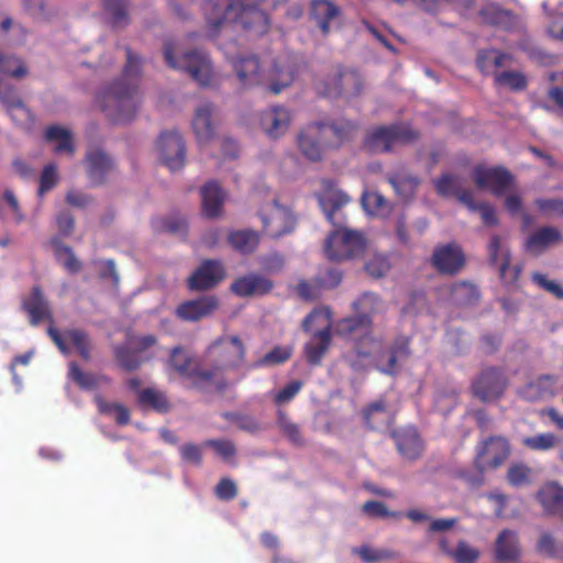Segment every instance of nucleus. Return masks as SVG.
<instances>
[{
    "instance_id": "nucleus-11",
    "label": "nucleus",
    "mask_w": 563,
    "mask_h": 563,
    "mask_svg": "<svg viewBox=\"0 0 563 563\" xmlns=\"http://www.w3.org/2000/svg\"><path fill=\"white\" fill-rule=\"evenodd\" d=\"M509 453L508 441L501 437H493L477 449L475 465L481 472L494 470L507 460Z\"/></svg>"
},
{
    "instance_id": "nucleus-58",
    "label": "nucleus",
    "mask_w": 563,
    "mask_h": 563,
    "mask_svg": "<svg viewBox=\"0 0 563 563\" xmlns=\"http://www.w3.org/2000/svg\"><path fill=\"white\" fill-rule=\"evenodd\" d=\"M531 477V470L523 465H512L508 471V481L512 486L519 487L528 484Z\"/></svg>"
},
{
    "instance_id": "nucleus-10",
    "label": "nucleus",
    "mask_w": 563,
    "mask_h": 563,
    "mask_svg": "<svg viewBox=\"0 0 563 563\" xmlns=\"http://www.w3.org/2000/svg\"><path fill=\"white\" fill-rule=\"evenodd\" d=\"M472 177L478 188L489 190L495 196L506 194L512 184V175L501 167L478 165L473 169Z\"/></svg>"
},
{
    "instance_id": "nucleus-40",
    "label": "nucleus",
    "mask_w": 563,
    "mask_h": 563,
    "mask_svg": "<svg viewBox=\"0 0 563 563\" xmlns=\"http://www.w3.org/2000/svg\"><path fill=\"white\" fill-rule=\"evenodd\" d=\"M346 74L341 67H338L336 70L329 75L325 79L317 82L316 90L320 97L338 99L342 96L343 86L342 79Z\"/></svg>"
},
{
    "instance_id": "nucleus-5",
    "label": "nucleus",
    "mask_w": 563,
    "mask_h": 563,
    "mask_svg": "<svg viewBox=\"0 0 563 563\" xmlns=\"http://www.w3.org/2000/svg\"><path fill=\"white\" fill-rule=\"evenodd\" d=\"M262 220V231L272 239H279L294 232L297 219L286 207L275 199L271 206L258 212Z\"/></svg>"
},
{
    "instance_id": "nucleus-38",
    "label": "nucleus",
    "mask_w": 563,
    "mask_h": 563,
    "mask_svg": "<svg viewBox=\"0 0 563 563\" xmlns=\"http://www.w3.org/2000/svg\"><path fill=\"white\" fill-rule=\"evenodd\" d=\"M276 424L280 433L295 446H305L306 440L301 433L300 427L294 422L286 411L277 410Z\"/></svg>"
},
{
    "instance_id": "nucleus-31",
    "label": "nucleus",
    "mask_w": 563,
    "mask_h": 563,
    "mask_svg": "<svg viewBox=\"0 0 563 563\" xmlns=\"http://www.w3.org/2000/svg\"><path fill=\"white\" fill-rule=\"evenodd\" d=\"M383 303L375 294L367 292L357 302V313H354V335L358 328L367 330L371 324L369 314L380 311Z\"/></svg>"
},
{
    "instance_id": "nucleus-22",
    "label": "nucleus",
    "mask_w": 563,
    "mask_h": 563,
    "mask_svg": "<svg viewBox=\"0 0 563 563\" xmlns=\"http://www.w3.org/2000/svg\"><path fill=\"white\" fill-rule=\"evenodd\" d=\"M290 112L285 107L275 106L261 114V126L271 139L283 136L290 124Z\"/></svg>"
},
{
    "instance_id": "nucleus-51",
    "label": "nucleus",
    "mask_w": 563,
    "mask_h": 563,
    "mask_svg": "<svg viewBox=\"0 0 563 563\" xmlns=\"http://www.w3.org/2000/svg\"><path fill=\"white\" fill-rule=\"evenodd\" d=\"M452 300L459 305H468L478 297L477 289L470 283L455 284L451 288Z\"/></svg>"
},
{
    "instance_id": "nucleus-28",
    "label": "nucleus",
    "mask_w": 563,
    "mask_h": 563,
    "mask_svg": "<svg viewBox=\"0 0 563 563\" xmlns=\"http://www.w3.org/2000/svg\"><path fill=\"white\" fill-rule=\"evenodd\" d=\"M213 106L206 102L197 108L192 118V130L200 145L211 141L214 137V125L211 120Z\"/></svg>"
},
{
    "instance_id": "nucleus-62",
    "label": "nucleus",
    "mask_w": 563,
    "mask_h": 563,
    "mask_svg": "<svg viewBox=\"0 0 563 563\" xmlns=\"http://www.w3.org/2000/svg\"><path fill=\"white\" fill-rule=\"evenodd\" d=\"M205 445L212 448L224 460L233 457L236 453L234 443L229 440H208Z\"/></svg>"
},
{
    "instance_id": "nucleus-1",
    "label": "nucleus",
    "mask_w": 563,
    "mask_h": 563,
    "mask_svg": "<svg viewBox=\"0 0 563 563\" xmlns=\"http://www.w3.org/2000/svg\"><path fill=\"white\" fill-rule=\"evenodd\" d=\"M126 63L122 76L107 86L98 96L104 114L114 123L130 122L139 108V79L142 60L126 47Z\"/></svg>"
},
{
    "instance_id": "nucleus-64",
    "label": "nucleus",
    "mask_w": 563,
    "mask_h": 563,
    "mask_svg": "<svg viewBox=\"0 0 563 563\" xmlns=\"http://www.w3.org/2000/svg\"><path fill=\"white\" fill-rule=\"evenodd\" d=\"M536 205L547 216H563L562 199H538Z\"/></svg>"
},
{
    "instance_id": "nucleus-44",
    "label": "nucleus",
    "mask_w": 563,
    "mask_h": 563,
    "mask_svg": "<svg viewBox=\"0 0 563 563\" xmlns=\"http://www.w3.org/2000/svg\"><path fill=\"white\" fill-rule=\"evenodd\" d=\"M508 60H510L508 54H503L496 49H486L478 54L477 66L483 73L489 74L496 68L507 65Z\"/></svg>"
},
{
    "instance_id": "nucleus-43",
    "label": "nucleus",
    "mask_w": 563,
    "mask_h": 563,
    "mask_svg": "<svg viewBox=\"0 0 563 563\" xmlns=\"http://www.w3.org/2000/svg\"><path fill=\"white\" fill-rule=\"evenodd\" d=\"M389 413L383 400L372 402L364 411L363 419L372 429H378L389 422Z\"/></svg>"
},
{
    "instance_id": "nucleus-3",
    "label": "nucleus",
    "mask_w": 563,
    "mask_h": 563,
    "mask_svg": "<svg viewBox=\"0 0 563 563\" xmlns=\"http://www.w3.org/2000/svg\"><path fill=\"white\" fill-rule=\"evenodd\" d=\"M327 219L335 228L325 239L323 252L331 262H341L352 256V230L346 228V217L341 208L349 203V196L335 189L330 181H323V190L317 195Z\"/></svg>"
},
{
    "instance_id": "nucleus-20",
    "label": "nucleus",
    "mask_w": 563,
    "mask_h": 563,
    "mask_svg": "<svg viewBox=\"0 0 563 563\" xmlns=\"http://www.w3.org/2000/svg\"><path fill=\"white\" fill-rule=\"evenodd\" d=\"M327 141L322 135V125L316 123L307 125L298 134V146L300 152L309 161L318 162L322 157L325 148H330L324 144Z\"/></svg>"
},
{
    "instance_id": "nucleus-21",
    "label": "nucleus",
    "mask_w": 563,
    "mask_h": 563,
    "mask_svg": "<svg viewBox=\"0 0 563 563\" xmlns=\"http://www.w3.org/2000/svg\"><path fill=\"white\" fill-rule=\"evenodd\" d=\"M85 163L88 178L93 186L104 184L107 176L114 170L113 161L101 150L89 151Z\"/></svg>"
},
{
    "instance_id": "nucleus-39",
    "label": "nucleus",
    "mask_w": 563,
    "mask_h": 563,
    "mask_svg": "<svg viewBox=\"0 0 563 563\" xmlns=\"http://www.w3.org/2000/svg\"><path fill=\"white\" fill-rule=\"evenodd\" d=\"M68 376L80 389L84 390H91L97 388L100 383L109 384L111 382L108 376H96L91 373L81 371L75 362L69 364Z\"/></svg>"
},
{
    "instance_id": "nucleus-36",
    "label": "nucleus",
    "mask_w": 563,
    "mask_h": 563,
    "mask_svg": "<svg viewBox=\"0 0 563 563\" xmlns=\"http://www.w3.org/2000/svg\"><path fill=\"white\" fill-rule=\"evenodd\" d=\"M317 124L322 125V135L327 140L324 144L330 148L340 146L351 133V123L347 120Z\"/></svg>"
},
{
    "instance_id": "nucleus-42",
    "label": "nucleus",
    "mask_w": 563,
    "mask_h": 563,
    "mask_svg": "<svg viewBox=\"0 0 563 563\" xmlns=\"http://www.w3.org/2000/svg\"><path fill=\"white\" fill-rule=\"evenodd\" d=\"M52 246L57 261H59L70 274H75L80 271L81 263L76 257L70 246L62 243L58 239L52 240Z\"/></svg>"
},
{
    "instance_id": "nucleus-6",
    "label": "nucleus",
    "mask_w": 563,
    "mask_h": 563,
    "mask_svg": "<svg viewBox=\"0 0 563 563\" xmlns=\"http://www.w3.org/2000/svg\"><path fill=\"white\" fill-rule=\"evenodd\" d=\"M342 282V272L334 267H320L311 280L300 279L296 287V294L306 301H316L321 298L323 291L338 287Z\"/></svg>"
},
{
    "instance_id": "nucleus-55",
    "label": "nucleus",
    "mask_w": 563,
    "mask_h": 563,
    "mask_svg": "<svg viewBox=\"0 0 563 563\" xmlns=\"http://www.w3.org/2000/svg\"><path fill=\"white\" fill-rule=\"evenodd\" d=\"M292 355L291 346H275L257 363V365H277L287 362Z\"/></svg>"
},
{
    "instance_id": "nucleus-61",
    "label": "nucleus",
    "mask_w": 563,
    "mask_h": 563,
    "mask_svg": "<svg viewBox=\"0 0 563 563\" xmlns=\"http://www.w3.org/2000/svg\"><path fill=\"white\" fill-rule=\"evenodd\" d=\"M302 386L301 380L290 382L275 395L274 402L278 406L289 402L301 390Z\"/></svg>"
},
{
    "instance_id": "nucleus-8",
    "label": "nucleus",
    "mask_w": 563,
    "mask_h": 563,
    "mask_svg": "<svg viewBox=\"0 0 563 563\" xmlns=\"http://www.w3.org/2000/svg\"><path fill=\"white\" fill-rule=\"evenodd\" d=\"M192 357L180 345L174 346L166 361L168 371L177 373L180 377L189 380L195 388H202L207 385L205 379V368L192 367Z\"/></svg>"
},
{
    "instance_id": "nucleus-34",
    "label": "nucleus",
    "mask_w": 563,
    "mask_h": 563,
    "mask_svg": "<svg viewBox=\"0 0 563 563\" xmlns=\"http://www.w3.org/2000/svg\"><path fill=\"white\" fill-rule=\"evenodd\" d=\"M260 240V233L251 229L232 231L228 235L229 244L241 254L253 253L257 249Z\"/></svg>"
},
{
    "instance_id": "nucleus-41",
    "label": "nucleus",
    "mask_w": 563,
    "mask_h": 563,
    "mask_svg": "<svg viewBox=\"0 0 563 563\" xmlns=\"http://www.w3.org/2000/svg\"><path fill=\"white\" fill-rule=\"evenodd\" d=\"M45 139L48 142H58L54 147L56 153H74L71 134L67 129L59 125H51L46 129Z\"/></svg>"
},
{
    "instance_id": "nucleus-35",
    "label": "nucleus",
    "mask_w": 563,
    "mask_h": 563,
    "mask_svg": "<svg viewBox=\"0 0 563 563\" xmlns=\"http://www.w3.org/2000/svg\"><path fill=\"white\" fill-rule=\"evenodd\" d=\"M233 69L244 86H253L260 82V62L256 56L239 57L232 62Z\"/></svg>"
},
{
    "instance_id": "nucleus-7",
    "label": "nucleus",
    "mask_w": 563,
    "mask_h": 563,
    "mask_svg": "<svg viewBox=\"0 0 563 563\" xmlns=\"http://www.w3.org/2000/svg\"><path fill=\"white\" fill-rule=\"evenodd\" d=\"M416 137L410 126L397 124L372 131L365 140V147L373 153L388 152L397 142H407Z\"/></svg>"
},
{
    "instance_id": "nucleus-17",
    "label": "nucleus",
    "mask_w": 563,
    "mask_h": 563,
    "mask_svg": "<svg viewBox=\"0 0 563 563\" xmlns=\"http://www.w3.org/2000/svg\"><path fill=\"white\" fill-rule=\"evenodd\" d=\"M507 385L504 373L497 368L483 371L473 383V391L482 400H494L501 396Z\"/></svg>"
},
{
    "instance_id": "nucleus-30",
    "label": "nucleus",
    "mask_w": 563,
    "mask_h": 563,
    "mask_svg": "<svg viewBox=\"0 0 563 563\" xmlns=\"http://www.w3.org/2000/svg\"><path fill=\"white\" fill-rule=\"evenodd\" d=\"M399 453L407 460L417 459L422 451V442L412 427H406L394 433Z\"/></svg>"
},
{
    "instance_id": "nucleus-29",
    "label": "nucleus",
    "mask_w": 563,
    "mask_h": 563,
    "mask_svg": "<svg viewBox=\"0 0 563 563\" xmlns=\"http://www.w3.org/2000/svg\"><path fill=\"white\" fill-rule=\"evenodd\" d=\"M202 212L207 218H217L224 201V191L219 183L211 180L201 188Z\"/></svg>"
},
{
    "instance_id": "nucleus-12",
    "label": "nucleus",
    "mask_w": 563,
    "mask_h": 563,
    "mask_svg": "<svg viewBox=\"0 0 563 563\" xmlns=\"http://www.w3.org/2000/svg\"><path fill=\"white\" fill-rule=\"evenodd\" d=\"M220 307V300L216 295H203L195 299L179 303L175 316L185 322H198L212 316Z\"/></svg>"
},
{
    "instance_id": "nucleus-23",
    "label": "nucleus",
    "mask_w": 563,
    "mask_h": 563,
    "mask_svg": "<svg viewBox=\"0 0 563 563\" xmlns=\"http://www.w3.org/2000/svg\"><path fill=\"white\" fill-rule=\"evenodd\" d=\"M494 555L501 562H517L521 558V547L516 531L506 529L497 536Z\"/></svg>"
},
{
    "instance_id": "nucleus-15",
    "label": "nucleus",
    "mask_w": 563,
    "mask_h": 563,
    "mask_svg": "<svg viewBox=\"0 0 563 563\" xmlns=\"http://www.w3.org/2000/svg\"><path fill=\"white\" fill-rule=\"evenodd\" d=\"M163 163L170 169H180L185 164V142L177 131L163 132L158 139Z\"/></svg>"
},
{
    "instance_id": "nucleus-60",
    "label": "nucleus",
    "mask_w": 563,
    "mask_h": 563,
    "mask_svg": "<svg viewBox=\"0 0 563 563\" xmlns=\"http://www.w3.org/2000/svg\"><path fill=\"white\" fill-rule=\"evenodd\" d=\"M57 178L56 166L53 164L45 166L40 177L38 195L43 196L45 192L53 189L57 183Z\"/></svg>"
},
{
    "instance_id": "nucleus-63",
    "label": "nucleus",
    "mask_w": 563,
    "mask_h": 563,
    "mask_svg": "<svg viewBox=\"0 0 563 563\" xmlns=\"http://www.w3.org/2000/svg\"><path fill=\"white\" fill-rule=\"evenodd\" d=\"M361 559L366 563H376L382 560L389 559L391 555L386 550L374 549L368 545H363L357 550Z\"/></svg>"
},
{
    "instance_id": "nucleus-59",
    "label": "nucleus",
    "mask_w": 563,
    "mask_h": 563,
    "mask_svg": "<svg viewBox=\"0 0 563 563\" xmlns=\"http://www.w3.org/2000/svg\"><path fill=\"white\" fill-rule=\"evenodd\" d=\"M214 494L221 500H232L238 496L236 484L231 478L223 477L214 487Z\"/></svg>"
},
{
    "instance_id": "nucleus-48",
    "label": "nucleus",
    "mask_w": 563,
    "mask_h": 563,
    "mask_svg": "<svg viewBox=\"0 0 563 563\" xmlns=\"http://www.w3.org/2000/svg\"><path fill=\"white\" fill-rule=\"evenodd\" d=\"M104 9L111 14V23L114 27H123L129 24L126 0H104Z\"/></svg>"
},
{
    "instance_id": "nucleus-9",
    "label": "nucleus",
    "mask_w": 563,
    "mask_h": 563,
    "mask_svg": "<svg viewBox=\"0 0 563 563\" xmlns=\"http://www.w3.org/2000/svg\"><path fill=\"white\" fill-rule=\"evenodd\" d=\"M225 278V268L219 260H205L187 279L191 291H206L218 286Z\"/></svg>"
},
{
    "instance_id": "nucleus-27",
    "label": "nucleus",
    "mask_w": 563,
    "mask_h": 563,
    "mask_svg": "<svg viewBox=\"0 0 563 563\" xmlns=\"http://www.w3.org/2000/svg\"><path fill=\"white\" fill-rule=\"evenodd\" d=\"M332 341L330 328L327 327L313 333L310 341L303 346L305 357L309 365L318 366L327 353Z\"/></svg>"
},
{
    "instance_id": "nucleus-4",
    "label": "nucleus",
    "mask_w": 563,
    "mask_h": 563,
    "mask_svg": "<svg viewBox=\"0 0 563 563\" xmlns=\"http://www.w3.org/2000/svg\"><path fill=\"white\" fill-rule=\"evenodd\" d=\"M173 41L164 42V59L174 69L186 71L200 86L211 85L213 78L212 65L207 54L194 49L184 53L178 59L174 56Z\"/></svg>"
},
{
    "instance_id": "nucleus-47",
    "label": "nucleus",
    "mask_w": 563,
    "mask_h": 563,
    "mask_svg": "<svg viewBox=\"0 0 563 563\" xmlns=\"http://www.w3.org/2000/svg\"><path fill=\"white\" fill-rule=\"evenodd\" d=\"M488 254L492 264L500 268L501 264L510 261L509 247L503 242L499 235H493L488 244Z\"/></svg>"
},
{
    "instance_id": "nucleus-26",
    "label": "nucleus",
    "mask_w": 563,
    "mask_h": 563,
    "mask_svg": "<svg viewBox=\"0 0 563 563\" xmlns=\"http://www.w3.org/2000/svg\"><path fill=\"white\" fill-rule=\"evenodd\" d=\"M556 380L551 376H541L526 384L519 395L529 401L547 400L556 395Z\"/></svg>"
},
{
    "instance_id": "nucleus-46",
    "label": "nucleus",
    "mask_w": 563,
    "mask_h": 563,
    "mask_svg": "<svg viewBox=\"0 0 563 563\" xmlns=\"http://www.w3.org/2000/svg\"><path fill=\"white\" fill-rule=\"evenodd\" d=\"M361 202L365 212L371 216H385L389 211V207L385 198L375 191L365 192Z\"/></svg>"
},
{
    "instance_id": "nucleus-33",
    "label": "nucleus",
    "mask_w": 563,
    "mask_h": 563,
    "mask_svg": "<svg viewBox=\"0 0 563 563\" xmlns=\"http://www.w3.org/2000/svg\"><path fill=\"white\" fill-rule=\"evenodd\" d=\"M538 499L547 512L563 516V488L558 484H545L539 490Z\"/></svg>"
},
{
    "instance_id": "nucleus-53",
    "label": "nucleus",
    "mask_w": 563,
    "mask_h": 563,
    "mask_svg": "<svg viewBox=\"0 0 563 563\" xmlns=\"http://www.w3.org/2000/svg\"><path fill=\"white\" fill-rule=\"evenodd\" d=\"M223 418L234 422L240 430L249 433H256L261 430L258 421L251 415L230 411L224 412Z\"/></svg>"
},
{
    "instance_id": "nucleus-56",
    "label": "nucleus",
    "mask_w": 563,
    "mask_h": 563,
    "mask_svg": "<svg viewBox=\"0 0 563 563\" xmlns=\"http://www.w3.org/2000/svg\"><path fill=\"white\" fill-rule=\"evenodd\" d=\"M7 112L18 126L27 128L32 124V113L26 108L23 100L15 103L14 106H11V108L7 110Z\"/></svg>"
},
{
    "instance_id": "nucleus-54",
    "label": "nucleus",
    "mask_w": 563,
    "mask_h": 563,
    "mask_svg": "<svg viewBox=\"0 0 563 563\" xmlns=\"http://www.w3.org/2000/svg\"><path fill=\"white\" fill-rule=\"evenodd\" d=\"M495 82L501 87H509L512 90H521L526 87L525 76L518 71H503L496 74Z\"/></svg>"
},
{
    "instance_id": "nucleus-49",
    "label": "nucleus",
    "mask_w": 563,
    "mask_h": 563,
    "mask_svg": "<svg viewBox=\"0 0 563 563\" xmlns=\"http://www.w3.org/2000/svg\"><path fill=\"white\" fill-rule=\"evenodd\" d=\"M449 556H451L455 563H475L481 556V551L468 542L460 540L454 551L449 552Z\"/></svg>"
},
{
    "instance_id": "nucleus-2",
    "label": "nucleus",
    "mask_w": 563,
    "mask_h": 563,
    "mask_svg": "<svg viewBox=\"0 0 563 563\" xmlns=\"http://www.w3.org/2000/svg\"><path fill=\"white\" fill-rule=\"evenodd\" d=\"M205 358L209 367L205 368L207 385L223 393L241 382L246 373L241 368L246 361V347L239 335H221L206 350Z\"/></svg>"
},
{
    "instance_id": "nucleus-19",
    "label": "nucleus",
    "mask_w": 563,
    "mask_h": 563,
    "mask_svg": "<svg viewBox=\"0 0 563 563\" xmlns=\"http://www.w3.org/2000/svg\"><path fill=\"white\" fill-rule=\"evenodd\" d=\"M47 333L60 352L65 354L68 353L69 350L66 344L67 340L74 345L81 358L85 361L90 360L91 343L88 334L85 331L79 329H71L65 331L64 335H62L57 329L51 325L47 329Z\"/></svg>"
},
{
    "instance_id": "nucleus-50",
    "label": "nucleus",
    "mask_w": 563,
    "mask_h": 563,
    "mask_svg": "<svg viewBox=\"0 0 563 563\" xmlns=\"http://www.w3.org/2000/svg\"><path fill=\"white\" fill-rule=\"evenodd\" d=\"M390 268L391 263L388 256L383 254H374L364 265L365 272L374 278L386 276Z\"/></svg>"
},
{
    "instance_id": "nucleus-24",
    "label": "nucleus",
    "mask_w": 563,
    "mask_h": 563,
    "mask_svg": "<svg viewBox=\"0 0 563 563\" xmlns=\"http://www.w3.org/2000/svg\"><path fill=\"white\" fill-rule=\"evenodd\" d=\"M437 191L442 196H454L460 202L465 205L468 210H475L476 205L473 199V192L463 187L461 178L456 176L444 175L435 181Z\"/></svg>"
},
{
    "instance_id": "nucleus-52",
    "label": "nucleus",
    "mask_w": 563,
    "mask_h": 563,
    "mask_svg": "<svg viewBox=\"0 0 563 563\" xmlns=\"http://www.w3.org/2000/svg\"><path fill=\"white\" fill-rule=\"evenodd\" d=\"M559 440L555 434L551 432L539 433L533 437L522 439V444L531 450L548 451L558 444Z\"/></svg>"
},
{
    "instance_id": "nucleus-57",
    "label": "nucleus",
    "mask_w": 563,
    "mask_h": 563,
    "mask_svg": "<svg viewBox=\"0 0 563 563\" xmlns=\"http://www.w3.org/2000/svg\"><path fill=\"white\" fill-rule=\"evenodd\" d=\"M537 549L543 555L550 558H562L563 547H558L554 537L549 532H543L540 536Z\"/></svg>"
},
{
    "instance_id": "nucleus-45",
    "label": "nucleus",
    "mask_w": 563,
    "mask_h": 563,
    "mask_svg": "<svg viewBox=\"0 0 563 563\" xmlns=\"http://www.w3.org/2000/svg\"><path fill=\"white\" fill-rule=\"evenodd\" d=\"M114 357L125 372H133L141 367L143 360L139 352L128 345H117L113 349Z\"/></svg>"
},
{
    "instance_id": "nucleus-37",
    "label": "nucleus",
    "mask_w": 563,
    "mask_h": 563,
    "mask_svg": "<svg viewBox=\"0 0 563 563\" xmlns=\"http://www.w3.org/2000/svg\"><path fill=\"white\" fill-rule=\"evenodd\" d=\"M137 402L144 409H153L161 413H165L170 409V402L165 393L153 387L140 390Z\"/></svg>"
},
{
    "instance_id": "nucleus-18",
    "label": "nucleus",
    "mask_w": 563,
    "mask_h": 563,
    "mask_svg": "<svg viewBox=\"0 0 563 563\" xmlns=\"http://www.w3.org/2000/svg\"><path fill=\"white\" fill-rule=\"evenodd\" d=\"M432 265L442 274H455L465 263V256L461 246L456 243H448L434 247Z\"/></svg>"
},
{
    "instance_id": "nucleus-25",
    "label": "nucleus",
    "mask_w": 563,
    "mask_h": 563,
    "mask_svg": "<svg viewBox=\"0 0 563 563\" xmlns=\"http://www.w3.org/2000/svg\"><path fill=\"white\" fill-rule=\"evenodd\" d=\"M562 239L561 232L554 227H541L533 231L526 241V251L539 255Z\"/></svg>"
},
{
    "instance_id": "nucleus-13",
    "label": "nucleus",
    "mask_w": 563,
    "mask_h": 563,
    "mask_svg": "<svg viewBox=\"0 0 563 563\" xmlns=\"http://www.w3.org/2000/svg\"><path fill=\"white\" fill-rule=\"evenodd\" d=\"M371 351L360 352V354L368 357L371 362H375L377 368L386 374H394L397 369V363L402 360L408 352L407 341L402 340L397 342L388 351H380V342L376 340H369Z\"/></svg>"
},
{
    "instance_id": "nucleus-32",
    "label": "nucleus",
    "mask_w": 563,
    "mask_h": 563,
    "mask_svg": "<svg viewBox=\"0 0 563 563\" xmlns=\"http://www.w3.org/2000/svg\"><path fill=\"white\" fill-rule=\"evenodd\" d=\"M340 14L339 7L330 0H312L311 16L317 22L323 35L330 30V22Z\"/></svg>"
},
{
    "instance_id": "nucleus-16",
    "label": "nucleus",
    "mask_w": 563,
    "mask_h": 563,
    "mask_svg": "<svg viewBox=\"0 0 563 563\" xmlns=\"http://www.w3.org/2000/svg\"><path fill=\"white\" fill-rule=\"evenodd\" d=\"M22 310L27 314L31 325L36 327L44 321L53 323V312L48 300L40 286H33L29 296L21 300Z\"/></svg>"
},
{
    "instance_id": "nucleus-14",
    "label": "nucleus",
    "mask_w": 563,
    "mask_h": 563,
    "mask_svg": "<svg viewBox=\"0 0 563 563\" xmlns=\"http://www.w3.org/2000/svg\"><path fill=\"white\" fill-rule=\"evenodd\" d=\"M274 288V282L260 273H249L235 278L230 291L240 298L263 297Z\"/></svg>"
}]
</instances>
